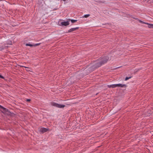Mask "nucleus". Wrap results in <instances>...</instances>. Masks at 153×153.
Segmentation results:
<instances>
[{
	"mask_svg": "<svg viewBox=\"0 0 153 153\" xmlns=\"http://www.w3.org/2000/svg\"><path fill=\"white\" fill-rule=\"evenodd\" d=\"M134 19H136V20H137V18H136V19L134 18Z\"/></svg>",
	"mask_w": 153,
	"mask_h": 153,
	"instance_id": "nucleus-20",
	"label": "nucleus"
},
{
	"mask_svg": "<svg viewBox=\"0 0 153 153\" xmlns=\"http://www.w3.org/2000/svg\"><path fill=\"white\" fill-rule=\"evenodd\" d=\"M90 16V15L88 14H86L83 17L87 18Z\"/></svg>",
	"mask_w": 153,
	"mask_h": 153,
	"instance_id": "nucleus-10",
	"label": "nucleus"
},
{
	"mask_svg": "<svg viewBox=\"0 0 153 153\" xmlns=\"http://www.w3.org/2000/svg\"><path fill=\"white\" fill-rule=\"evenodd\" d=\"M107 86H126V85L124 84L122 85V84H112L110 85H108Z\"/></svg>",
	"mask_w": 153,
	"mask_h": 153,
	"instance_id": "nucleus-3",
	"label": "nucleus"
},
{
	"mask_svg": "<svg viewBox=\"0 0 153 153\" xmlns=\"http://www.w3.org/2000/svg\"><path fill=\"white\" fill-rule=\"evenodd\" d=\"M0 78L4 79V77L2 76L0 74Z\"/></svg>",
	"mask_w": 153,
	"mask_h": 153,
	"instance_id": "nucleus-17",
	"label": "nucleus"
},
{
	"mask_svg": "<svg viewBox=\"0 0 153 153\" xmlns=\"http://www.w3.org/2000/svg\"><path fill=\"white\" fill-rule=\"evenodd\" d=\"M40 44H41V43H37V44H34V45H34L33 46H36L39 45Z\"/></svg>",
	"mask_w": 153,
	"mask_h": 153,
	"instance_id": "nucleus-13",
	"label": "nucleus"
},
{
	"mask_svg": "<svg viewBox=\"0 0 153 153\" xmlns=\"http://www.w3.org/2000/svg\"><path fill=\"white\" fill-rule=\"evenodd\" d=\"M147 24L148 25V27L149 28H153V24H148L147 23Z\"/></svg>",
	"mask_w": 153,
	"mask_h": 153,
	"instance_id": "nucleus-8",
	"label": "nucleus"
},
{
	"mask_svg": "<svg viewBox=\"0 0 153 153\" xmlns=\"http://www.w3.org/2000/svg\"><path fill=\"white\" fill-rule=\"evenodd\" d=\"M109 87V88L111 87ZM115 87H114V86L112 87V88H114Z\"/></svg>",
	"mask_w": 153,
	"mask_h": 153,
	"instance_id": "nucleus-19",
	"label": "nucleus"
},
{
	"mask_svg": "<svg viewBox=\"0 0 153 153\" xmlns=\"http://www.w3.org/2000/svg\"><path fill=\"white\" fill-rule=\"evenodd\" d=\"M18 66H19L21 67H24L25 68H28L27 67H25V66H23L20 65H18Z\"/></svg>",
	"mask_w": 153,
	"mask_h": 153,
	"instance_id": "nucleus-14",
	"label": "nucleus"
},
{
	"mask_svg": "<svg viewBox=\"0 0 153 153\" xmlns=\"http://www.w3.org/2000/svg\"><path fill=\"white\" fill-rule=\"evenodd\" d=\"M26 101L27 102H30V99H27Z\"/></svg>",
	"mask_w": 153,
	"mask_h": 153,
	"instance_id": "nucleus-18",
	"label": "nucleus"
},
{
	"mask_svg": "<svg viewBox=\"0 0 153 153\" xmlns=\"http://www.w3.org/2000/svg\"><path fill=\"white\" fill-rule=\"evenodd\" d=\"M108 59L109 57L108 56H105V58L103 59L101 61L96 63L94 65L91 67V69L92 70H94V69L100 67L102 65L107 62Z\"/></svg>",
	"mask_w": 153,
	"mask_h": 153,
	"instance_id": "nucleus-1",
	"label": "nucleus"
},
{
	"mask_svg": "<svg viewBox=\"0 0 153 153\" xmlns=\"http://www.w3.org/2000/svg\"><path fill=\"white\" fill-rule=\"evenodd\" d=\"M71 22L72 23H74L75 22H76L77 20H74V19H71Z\"/></svg>",
	"mask_w": 153,
	"mask_h": 153,
	"instance_id": "nucleus-11",
	"label": "nucleus"
},
{
	"mask_svg": "<svg viewBox=\"0 0 153 153\" xmlns=\"http://www.w3.org/2000/svg\"><path fill=\"white\" fill-rule=\"evenodd\" d=\"M25 45L26 46H30V47H33V46H34L33 45H32V44H29V43H26V44Z\"/></svg>",
	"mask_w": 153,
	"mask_h": 153,
	"instance_id": "nucleus-9",
	"label": "nucleus"
},
{
	"mask_svg": "<svg viewBox=\"0 0 153 153\" xmlns=\"http://www.w3.org/2000/svg\"><path fill=\"white\" fill-rule=\"evenodd\" d=\"M0 108L2 109L3 110V111L4 112H6L8 111V110L7 109L4 108L1 105H0Z\"/></svg>",
	"mask_w": 153,
	"mask_h": 153,
	"instance_id": "nucleus-7",
	"label": "nucleus"
},
{
	"mask_svg": "<svg viewBox=\"0 0 153 153\" xmlns=\"http://www.w3.org/2000/svg\"><path fill=\"white\" fill-rule=\"evenodd\" d=\"M51 105L53 106L60 108H63L65 106L64 105H62L54 102L52 103Z\"/></svg>",
	"mask_w": 153,
	"mask_h": 153,
	"instance_id": "nucleus-2",
	"label": "nucleus"
},
{
	"mask_svg": "<svg viewBox=\"0 0 153 153\" xmlns=\"http://www.w3.org/2000/svg\"><path fill=\"white\" fill-rule=\"evenodd\" d=\"M79 28V27H76L75 28H71L70 29L68 30V32L70 33V32H73V31L76 30H78Z\"/></svg>",
	"mask_w": 153,
	"mask_h": 153,
	"instance_id": "nucleus-6",
	"label": "nucleus"
},
{
	"mask_svg": "<svg viewBox=\"0 0 153 153\" xmlns=\"http://www.w3.org/2000/svg\"><path fill=\"white\" fill-rule=\"evenodd\" d=\"M48 130V128H42L40 129V132L43 133L47 131Z\"/></svg>",
	"mask_w": 153,
	"mask_h": 153,
	"instance_id": "nucleus-4",
	"label": "nucleus"
},
{
	"mask_svg": "<svg viewBox=\"0 0 153 153\" xmlns=\"http://www.w3.org/2000/svg\"><path fill=\"white\" fill-rule=\"evenodd\" d=\"M61 24L62 26H64L68 25L69 24V23L68 21L62 22H61Z\"/></svg>",
	"mask_w": 153,
	"mask_h": 153,
	"instance_id": "nucleus-5",
	"label": "nucleus"
},
{
	"mask_svg": "<svg viewBox=\"0 0 153 153\" xmlns=\"http://www.w3.org/2000/svg\"><path fill=\"white\" fill-rule=\"evenodd\" d=\"M139 22H140V23H143V24H144H144H147V23H145V22H143L141 21V20H140Z\"/></svg>",
	"mask_w": 153,
	"mask_h": 153,
	"instance_id": "nucleus-15",
	"label": "nucleus"
},
{
	"mask_svg": "<svg viewBox=\"0 0 153 153\" xmlns=\"http://www.w3.org/2000/svg\"><path fill=\"white\" fill-rule=\"evenodd\" d=\"M131 76H130L129 77H126L125 79V80H128V79H129L131 78Z\"/></svg>",
	"mask_w": 153,
	"mask_h": 153,
	"instance_id": "nucleus-12",
	"label": "nucleus"
},
{
	"mask_svg": "<svg viewBox=\"0 0 153 153\" xmlns=\"http://www.w3.org/2000/svg\"><path fill=\"white\" fill-rule=\"evenodd\" d=\"M121 87H122V86H121Z\"/></svg>",
	"mask_w": 153,
	"mask_h": 153,
	"instance_id": "nucleus-21",
	"label": "nucleus"
},
{
	"mask_svg": "<svg viewBox=\"0 0 153 153\" xmlns=\"http://www.w3.org/2000/svg\"><path fill=\"white\" fill-rule=\"evenodd\" d=\"M4 49V47L3 46L0 47V50H1Z\"/></svg>",
	"mask_w": 153,
	"mask_h": 153,
	"instance_id": "nucleus-16",
	"label": "nucleus"
}]
</instances>
